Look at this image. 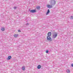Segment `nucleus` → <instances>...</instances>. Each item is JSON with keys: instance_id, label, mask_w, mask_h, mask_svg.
I'll use <instances>...</instances> for the list:
<instances>
[{"instance_id": "ddd939ff", "label": "nucleus", "mask_w": 73, "mask_h": 73, "mask_svg": "<svg viewBox=\"0 0 73 73\" xmlns=\"http://www.w3.org/2000/svg\"><path fill=\"white\" fill-rule=\"evenodd\" d=\"M40 8V6H37V7H36V8H37V9H39Z\"/></svg>"}, {"instance_id": "4468645a", "label": "nucleus", "mask_w": 73, "mask_h": 73, "mask_svg": "<svg viewBox=\"0 0 73 73\" xmlns=\"http://www.w3.org/2000/svg\"><path fill=\"white\" fill-rule=\"evenodd\" d=\"M67 73H70V70H67Z\"/></svg>"}, {"instance_id": "9b49d317", "label": "nucleus", "mask_w": 73, "mask_h": 73, "mask_svg": "<svg viewBox=\"0 0 73 73\" xmlns=\"http://www.w3.org/2000/svg\"><path fill=\"white\" fill-rule=\"evenodd\" d=\"M49 12H50V11H49V9H48L47 12V13L46 14V15H48V13H49Z\"/></svg>"}, {"instance_id": "2eb2a0df", "label": "nucleus", "mask_w": 73, "mask_h": 73, "mask_svg": "<svg viewBox=\"0 0 73 73\" xmlns=\"http://www.w3.org/2000/svg\"><path fill=\"white\" fill-rule=\"evenodd\" d=\"M70 19H73V17L72 16H71L70 17Z\"/></svg>"}, {"instance_id": "f3484780", "label": "nucleus", "mask_w": 73, "mask_h": 73, "mask_svg": "<svg viewBox=\"0 0 73 73\" xmlns=\"http://www.w3.org/2000/svg\"><path fill=\"white\" fill-rule=\"evenodd\" d=\"M18 32H21V31H20V30H18Z\"/></svg>"}, {"instance_id": "423d86ee", "label": "nucleus", "mask_w": 73, "mask_h": 73, "mask_svg": "<svg viewBox=\"0 0 73 73\" xmlns=\"http://www.w3.org/2000/svg\"><path fill=\"white\" fill-rule=\"evenodd\" d=\"M52 35V33L50 32H49L48 33V36H51V35Z\"/></svg>"}, {"instance_id": "6e6552de", "label": "nucleus", "mask_w": 73, "mask_h": 73, "mask_svg": "<svg viewBox=\"0 0 73 73\" xmlns=\"http://www.w3.org/2000/svg\"><path fill=\"white\" fill-rule=\"evenodd\" d=\"M11 58H12V56H8L7 60H11Z\"/></svg>"}, {"instance_id": "f257e3e1", "label": "nucleus", "mask_w": 73, "mask_h": 73, "mask_svg": "<svg viewBox=\"0 0 73 73\" xmlns=\"http://www.w3.org/2000/svg\"><path fill=\"white\" fill-rule=\"evenodd\" d=\"M50 2L51 5H55L56 4V1L55 0H51L50 1Z\"/></svg>"}, {"instance_id": "0eeeda50", "label": "nucleus", "mask_w": 73, "mask_h": 73, "mask_svg": "<svg viewBox=\"0 0 73 73\" xmlns=\"http://www.w3.org/2000/svg\"><path fill=\"white\" fill-rule=\"evenodd\" d=\"M18 36H19V35L18 34H15L13 36L14 37H18Z\"/></svg>"}, {"instance_id": "20e7f679", "label": "nucleus", "mask_w": 73, "mask_h": 73, "mask_svg": "<svg viewBox=\"0 0 73 73\" xmlns=\"http://www.w3.org/2000/svg\"><path fill=\"white\" fill-rule=\"evenodd\" d=\"M36 11L35 10H32L30 11V12L31 13H35L36 12Z\"/></svg>"}, {"instance_id": "a211bd4d", "label": "nucleus", "mask_w": 73, "mask_h": 73, "mask_svg": "<svg viewBox=\"0 0 73 73\" xmlns=\"http://www.w3.org/2000/svg\"><path fill=\"white\" fill-rule=\"evenodd\" d=\"M14 9H16V7H14Z\"/></svg>"}, {"instance_id": "9d476101", "label": "nucleus", "mask_w": 73, "mask_h": 73, "mask_svg": "<svg viewBox=\"0 0 73 73\" xmlns=\"http://www.w3.org/2000/svg\"><path fill=\"white\" fill-rule=\"evenodd\" d=\"M25 66H23L22 67V69L23 70H25Z\"/></svg>"}, {"instance_id": "f03ea898", "label": "nucleus", "mask_w": 73, "mask_h": 73, "mask_svg": "<svg viewBox=\"0 0 73 73\" xmlns=\"http://www.w3.org/2000/svg\"><path fill=\"white\" fill-rule=\"evenodd\" d=\"M53 38H56V37L57 36V34L56 33H53Z\"/></svg>"}, {"instance_id": "7ed1b4c3", "label": "nucleus", "mask_w": 73, "mask_h": 73, "mask_svg": "<svg viewBox=\"0 0 73 73\" xmlns=\"http://www.w3.org/2000/svg\"><path fill=\"white\" fill-rule=\"evenodd\" d=\"M47 8H53V6H52V5H48L47 6Z\"/></svg>"}, {"instance_id": "dca6fc26", "label": "nucleus", "mask_w": 73, "mask_h": 73, "mask_svg": "<svg viewBox=\"0 0 73 73\" xmlns=\"http://www.w3.org/2000/svg\"><path fill=\"white\" fill-rule=\"evenodd\" d=\"M46 53H48V52H49V50H46Z\"/></svg>"}, {"instance_id": "f8f14e48", "label": "nucleus", "mask_w": 73, "mask_h": 73, "mask_svg": "<svg viewBox=\"0 0 73 73\" xmlns=\"http://www.w3.org/2000/svg\"><path fill=\"white\" fill-rule=\"evenodd\" d=\"M1 30L2 31H4V30H5V29L4 28L2 27L1 28Z\"/></svg>"}, {"instance_id": "6ab92c4d", "label": "nucleus", "mask_w": 73, "mask_h": 73, "mask_svg": "<svg viewBox=\"0 0 73 73\" xmlns=\"http://www.w3.org/2000/svg\"><path fill=\"white\" fill-rule=\"evenodd\" d=\"M71 66H72V67H73V63L72 64Z\"/></svg>"}, {"instance_id": "1a4fd4ad", "label": "nucleus", "mask_w": 73, "mask_h": 73, "mask_svg": "<svg viewBox=\"0 0 73 73\" xmlns=\"http://www.w3.org/2000/svg\"><path fill=\"white\" fill-rule=\"evenodd\" d=\"M41 66H40V65H39L37 67V68L38 69H40L41 68Z\"/></svg>"}, {"instance_id": "aec40b11", "label": "nucleus", "mask_w": 73, "mask_h": 73, "mask_svg": "<svg viewBox=\"0 0 73 73\" xmlns=\"http://www.w3.org/2000/svg\"><path fill=\"white\" fill-rule=\"evenodd\" d=\"M27 24H29V23H27Z\"/></svg>"}, {"instance_id": "39448f33", "label": "nucleus", "mask_w": 73, "mask_h": 73, "mask_svg": "<svg viewBox=\"0 0 73 73\" xmlns=\"http://www.w3.org/2000/svg\"><path fill=\"white\" fill-rule=\"evenodd\" d=\"M47 40H50V39H51V38L50 36H48L47 37Z\"/></svg>"}]
</instances>
